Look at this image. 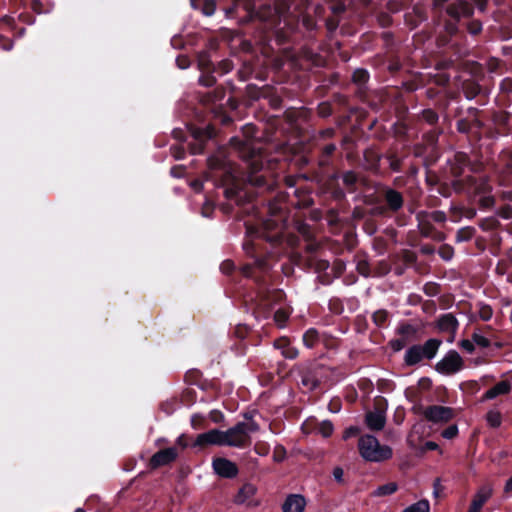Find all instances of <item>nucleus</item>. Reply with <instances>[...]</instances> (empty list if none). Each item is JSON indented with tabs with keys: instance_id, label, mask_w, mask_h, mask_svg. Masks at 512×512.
I'll list each match as a JSON object with an SVG mask.
<instances>
[{
	"instance_id": "obj_1",
	"label": "nucleus",
	"mask_w": 512,
	"mask_h": 512,
	"mask_svg": "<svg viewBox=\"0 0 512 512\" xmlns=\"http://www.w3.org/2000/svg\"><path fill=\"white\" fill-rule=\"evenodd\" d=\"M257 430L258 425L253 421L239 422L223 431L224 446L246 448L251 445V434Z\"/></svg>"
},
{
	"instance_id": "obj_2",
	"label": "nucleus",
	"mask_w": 512,
	"mask_h": 512,
	"mask_svg": "<svg viewBox=\"0 0 512 512\" xmlns=\"http://www.w3.org/2000/svg\"><path fill=\"white\" fill-rule=\"evenodd\" d=\"M358 449L360 455L369 462H382L392 457V449L381 445L376 437L363 435L359 438Z\"/></svg>"
},
{
	"instance_id": "obj_3",
	"label": "nucleus",
	"mask_w": 512,
	"mask_h": 512,
	"mask_svg": "<svg viewBox=\"0 0 512 512\" xmlns=\"http://www.w3.org/2000/svg\"><path fill=\"white\" fill-rule=\"evenodd\" d=\"M463 359L455 350H450L437 364L436 370L439 373L450 375L457 373L463 368Z\"/></svg>"
},
{
	"instance_id": "obj_4",
	"label": "nucleus",
	"mask_w": 512,
	"mask_h": 512,
	"mask_svg": "<svg viewBox=\"0 0 512 512\" xmlns=\"http://www.w3.org/2000/svg\"><path fill=\"white\" fill-rule=\"evenodd\" d=\"M424 416L434 423H446L454 417V411L450 407L434 405L425 409Z\"/></svg>"
},
{
	"instance_id": "obj_5",
	"label": "nucleus",
	"mask_w": 512,
	"mask_h": 512,
	"mask_svg": "<svg viewBox=\"0 0 512 512\" xmlns=\"http://www.w3.org/2000/svg\"><path fill=\"white\" fill-rule=\"evenodd\" d=\"M179 455L177 447H169L155 453L149 462L151 468L156 469L174 462Z\"/></svg>"
},
{
	"instance_id": "obj_6",
	"label": "nucleus",
	"mask_w": 512,
	"mask_h": 512,
	"mask_svg": "<svg viewBox=\"0 0 512 512\" xmlns=\"http://www.w3.org/2000/svg\"><path fill=\"white\" fill-rule=\"evenodd\" d=\"M493 495V486L489 483L483 484L479 487L473 499L471 501V505L469 507L470 512H480L483 505L491 498Z\"/></svg>"
},
{
	"instance_id": "obj_7",
	"label": "nucleus",
	"mask_w": 512,
	"mask_h": 512,
	"mask_svg": "<svg viewBox=\"0 0 512 512\" xmlns=\"http://www.w3.org/2000/svg\"><path fill=\"white\" fill-rule=\"evenodd\" d=\"M208 445L224 446L223 431L212 429L208 432L201 433L196 437L194 446L205 447Z\"/></svg>"
},
{
	"instance_id": "obj_8",
	"label": "nucleus",
	"mask_w": 512,
	"mask_h": 512,
	"mask_svg": "<svg viewBox=\"0 0 512 512\" xmlns=\"http://www.w3.org/2000/svg\"><path fill=\"white\" fill-rule=\"evenodd\" d=\"M213 469L217 475L224 478H233L238 474L237 465L226 459V458H216L212 463Z\"/></svg>"
},
{
	"instance_id": "obj_9",
	"label": "nucleus",
	"mask_w": 512,
	"mask_h": 512,
	"mask_svg": "<svg viewBox=\"0 0 512 512\" xmlns=\"http://www.w3.org/2000/svg\"><path fill=\"white\" fill-rule=\"evenodd\" d=\"M365 422L371 430H382L386 423V417L383 410L375 409L374 411L367 412Z\"/></svg>"
},
{
	"instance_id": "obj_10",
	"label": "nucleus",
	"mask_w": 512,
	"mask_h": 512,
	"mask_svg": "<svg viewBox=\"0 0 512 512\" xmlns=\"http://www.w3.org/2000/svg\"><path fill=\"white\" fill-rule=\"evenodd\" d=\"M447 13L452 18L469 16L472 14V7L468 0H454V2L448 7Z\"/></svg>"
},
{
	"instance_id": "obj_11",
	"label": "nucleus",
	"mask_w": 512,
	"mask_h": 512,
	"mask_svg": "<svg viewBox=\"0 0 512 512\" xmlns=\"http://www.w3.org/2000/svg\"><path fill=\"white\" fill-rule=\"evenodd\" d=\"M457 327H458V321L450 313L441 316L438 320L439 330L450 334V338H449L450 342L454 341V335L457 330Z\"/></svg>"
},
{
	"instance_id": "obj_12",
	"label": "nucleus",
	"mask_w": 512,
	"mask_h": 512,
	"mask_svg": "<svg viewBox=\"0 0 512 512\" xmlns=\"http://www.w3.org/2000/svg\"><path fill=\"white\" fill-rule=\"evenodd\" d=\"M306 502L300 495H290L283 504V512H303Z\"/></svg>"
},
{
	"instance_id": "obj_13",
	"label": "nucleus",
	"mask_w": 512,
	"mask_h": 512,
	"mask_svg": "<svg viewBox=\"0 0 512 512\" xmlns=\"http://www.w3.org/2000/svg\"><path fill=\"white\" fill-rule=\"evenodd\" d=\"M274 347L281 350L282 355L285 358L294 359L298 355V351L290 346V342L287 338H279L275 340Z\"/></svg>"
},
{
	"instance_id": "obj_14",
	"label": "nucleus",
	"mask_w": 512,
	"mask_h": 512,
	"mask_svg": "<svg viewBox=\"0 0 512 512\" xmlns=\"http://www.w3.org/2000/svg\"><path fill=\"white\" fill-rule=\"evenodd\" d=\"M208 165L211 170H213V171L223 170L224 173L227 174L228 177L234 178V176L231 173V167H227L222 156H213V157L209 158Z\"/></svg>"
},
{
	"instance_id": "obj_15",
	"label": "nucleus",
	"mask_w": 512,
	"mask_h": 512,
	"mask_svg": "<svg viewBox=\"0 0 512 512\" xmlns=\"http://www.w3.org/2000/svg\"><path fill=\"white\" fill-rule=\"evenodd\" d=\"M423 358V349L419 345L410 347L405 353V361L408 365H415Z\"/></svg>"
},
{
	"instance_id": "obj_16",
	"label": "nucleus",
	"mask_w": 512,
	"mask_h": 512,
	"mask_svg": "<svg viewBox=\"0 0 512 512\" xmlns=\"http://www.w3.org/2000/svg\"><path fill=\"white\" fill-rule=\"evenodd\" d=\"M511 389L510 383L508 381H501L497 383L495 386L490 388L485 393V398L493 399L499 395L507 394Z\"/></svg>"
},
{
	"instance_id": "obj_17",
	"label": "nucleus",
	"mask_w": 512,
	"mask_h": 512,
	"mask_svg": "<svg viewBox=\"0 0 512 512\" xmlns=\"http://www.w3.org/2000/svg\"><path fill=\"white\" fill-rule=\"evenodd\" d=\"M256 493V487L252 484H245L239 490L235 501L237 503H245L249 499H251Z\"/></svg>"
},
{
	"instance_id": "obj_18",
	"label": "nucleus",
	"mask_w": 512,
	"mask_h": 512,
	"mask_svg": "<svg viewBox=\"0 0 512 512\" xmlns=\"http://www.w3.org/2000/svg\"><path fill=\"white\" fill-rule=\"evenodd\" d=\"M440 344L441 342L436 339H429L428 341H426L424 345L421 346V348L423 349L424 358L432 359L436 355Z\"/></svg>"
},
{
	"instance_id": "obj_19",
	"label": "nucleus",
	"mask_w": 512,
	"mask_h": 512,
	"mask_svg": "<svg viewBox=\"0 0 512 512\" xmlns=\"http://www.w3.org/2000/svg\"><path fill=\"white\" fill-rule=\"evenodd\" d=\"M386 201L393 210L399 209L403 203L401 194L394 190H390L386 193Z\"/></svg>"
},
{
	"instance_id": "obj_20",
	"label": "nucleus",
	"mask_w": 512,
	"mask_h": 512,
	"mask_svg": "<svg viewBox=\"0 0 512 512\" xmlns=\"http://www.w3.org/2000/svg\"><path fill=\"white\" fill-rule=\"evenodd\" d=\"M398 489V485L395 482H389L384 485L379 486L374 492L373 495L377 497L387 496L395 493Z\"/></svg>"
},
{
	"instance_id": "obj_21",
	"label": "nucleus",
	"mask_w": 512,
	"mask_h": 512,
	"mask_svg": "<svg viewBox=\"0 0 512 512\" xmlns=\"http://www.w3.org/2000/svg\"><path fill=\"white\" fill-rule=\"evenodd\" d=\"M430 505L426 500L418 501L417 503L409 506L403 512H429Z\"/></svg>"
},
{
	"instance_id": "obj_22",
	"label": "nucleus",
	"mask_w": 512,
	"mask_h": 512,
	"mask_svg": "<svg viewBox=\"0 0 512 512\" xmlns=\"http://www.w3.org/2000/svg\"><path fill=\"white\" fill-rule=\"evenodd\" d=\"M289 317V312L286 309L279 308L274 313V321L279 327H283Z\"/></svg>"
},
{
	"instance_id": "obj_23",
	"label": "nucleus",
	"mask_w": 512,
	"mask_h": 512,
	"mask_svg": "<svg viewBox=\"0 0 512 512\" xmlns=\"http://www.w3.org/2000/svg\"><path fill=\"white\" fill-rule=\"evenodd\" d=\"M487 422L491 427H498L501 424V415L497 411H490L486 416Z\"/></svg>"
},
{
	"instance_id": "obj_24",
	"label": "nucleus",
	"mask_w": 512,
	"mask_h": 512,
	"mask_svg": "<svg viewBox=\"0 0 512 512\" xmlns=\"http://www.w3.org/2000/svg\"><path fill=\"white\" fill-rule=\"evenodd\" d=\"M418 218H419V228H420L421 234L426 237L431 236L432 226L430 225L429 221L424 218H420V214L418 215Z\"/></svg>"
},
{
	"instance_id": "obj_25",
	"label": "nucleus",
	"mask_w": 512,
	"mask_h": 512,
	"mask_svg": "<svg viewBox=\"0 0 512 512\" xmlns=\"http://www.w3.org/2000/svg\"><path fill=\"white\" fill-rule=\"evenodd\" d=\"M352 79L355 83L363 84L368 80V73L364 69H357L354 71Z\"/></svg>"
},
{
	"instance_id": "obj_26",
	"label": "nucleus",
	"mask_w": 512,
	"mask_h": 512,
	"mask_svg": "<svg viewBox=\"0 0 512 512\" xmlns=\"http://www.w3.org/2000/svg\"><path fill=\"white\" fill-rule=\"evenodd\" d=\"M317 339V332L315 330H308L304 336L303 341L307 347H312Z\"/></svg>"
},
{
	"instance_id": "obj_27",
	"label": "nucleus",
	"mask_w": 512,
	"mask_h": 512,
	"mask_svg": "<svg viewBox=\"0 0 512 512\" xmlns=\"http://www.w3.org/2000/svg\"><path fill=\"white\" fill-rule=\"evenodd\" d=\"M472 340L476 345L483 347V348H486L490 345V341L485 336H483L479 333H474L472 335Z\"/></svg>"
},
{
	"instance_id": "obj_28",
	"label": "nucleus",
	"mask_w": 512,
	"mask_h": 512,
	"mask_svg": "<svg viewBox=\"0 0 512 512\" xmlns=\"http://www.w3.org/2000/svg\"><path fill=\"white\" fill-rule=\"evenodd\" d=\"M319 431L324 437H329L333 432V425L329 421H323L319 426Z\"/></svg>"
},
{
	"instance_id": "obj_29",
	"label": "nucleus",
	"mask_w": 512,
	"mask_h": 512,
	"mask_svg": "<svg viewBox=\"0 0 512 512\" xmlns=\"http://www.w3.org/2000/svg\"><path fill=\"white\" fill-rule=\"evenodd\" d=\"M492 314H493L492 309L487 305H483L479 309V317L484 321L490 320L492 317Z\"/></svg>"
},
{
	"instance_id": "obj_30",
	"label": "nucleus",
	"mask_w": 512,
	"mask_h": 512,
	"mask_svg": "<svg viewBox=\"0 0 512 512\" xmlns=\"http://www.w3.org/2000/svg\"><path fill=\"white\" fill-rule=\"evenodd\" d=\"M458 434V428L456 425H451L449 427H447L445 430H443L442 432V436L446 439H453L457 436Z\"/></svg>"
},
{
	"instance_id": "obj_31",
	"label": "nucleus",
	"mask_w": 512,
	"mask_h": 512,
	"mask_svg": "<svg viewBox=\"0 0 512 512\" xmlns=\"http://www.w3.org/2000/svg\"><path fill=\"white\" fill-rule=\"evenodd\" d=\"M203 13L206 16H211L215 11V3L212 0H206L202 8Z\"/></svg>"
},
{
	"instance_id": "obj_32",
	"label": "nucleus",
	"mask_w": 512,
	"mask_h": 512,
	"mask_svg": "<svg viewBox=\"0 0 512 512\" xmlns=\"http://www.w3.org/2000/svg\"><path fill=\"white\" fill-rule=\"evenodd\" d=\"M427 217L435 222H444L446 220L445 213L442 211H434Z\"/></svg>"
},
{
	"instance_id": "obj_33",
	"label": "nucleus",
	"mask_w": 512,
	"mask_h": 512,
	"mask_svg": "<svg viewBox=\"0 0 512 512\" xmlns=\"http://www.w3.org/2000/svg\"><path fill=\"white\" fill-rule=\"evenodd\" d=\"M460 347L468 353H472L474 351V342L466 339L462 340L460 342Z\"/></svg>"
},
{
	"instance_id": "obj_34",
	"label": "nucleus",
	"mask_w": 512,
	"mask_h": 512,
	"mask_svg": "<svg viewBox=\"0 0 512 512\" xmlns=\"http://www.w3.org/2000/svg\"><path fill=\"white\" fill-rule=\"evenodd\" d=\"M176 445H177L176 447L179 449V452L184 450L187 447L188 443L186 441L185 435H180L177 438Z\"/></svg>"
},
{
	"instance_id": "obj_35",
	"label": "nucleus",
	"mask_w": 512,
	"mask_h": 512,
	"mask_svg": "<svg viewBox=\"0 0 512 512\" xmlns=\"http://www.w3.org/2000/svg\"><path fill=\"white\" fill-rule=\"evenodd\" d=\"M441 257L445 260H449L452 257V249L449 247H442L439 251Z\"/></svg>"
},
{
	"instance_id": "obj_36",
	"label": "nucleus",
	"mask_w": 512,
	"mask_h": 512,
	"mask_svg": "<svg viewBox=\"0 0 512 512\" xmlns=\"http://www.w3.org/2000/svg\"><path fill=\"white\" fill-rule=\"evenodd\" d=\"M343 475H344V472H343V469L340 468V467H336L334 468L333 470V476H334V479L337 481V482H342L343 481Z\"/></svg>"
},
{
	"instance_id": "obj_37",
	"label": "nucleus",
	"mask_w": 512,
	"mask_h": 512,
	"mask_svg": "<svg viewBox=\"0 0 512 512\" xmlns=\"http://www.w3.org/2000/svg\"><path fill=\"white\" fill-rule=\"evenodd\" d=\"M358 433V429L355 427H350L345 431L344 438H348L350 436L356 435Z\"/></svg>"
},
{
	"instance_id": "obj_38",
	"label": "nucleus",
	"mask_w": 512,
	"mask_h": 512,
	"mask_svg": "<svg viewBox=\"0 0 512 512\" xmlns=\"http://www.w3.org/2000/svg\"><path fill=\"white\" fill-rule=\"evenodd\" d=\"M479 10L484 11L486 7V0H473Z\"/></svg>"
},
{
	"instance_id": "obj_39",
	"label": "nucleus",
	"mask_w": 512,
	"mask_h": 512,
	"mask_svg": "<svg viewBox=\"0 0 512 512\" xmlns=\"http://www.w3.org/2000/svg\"><path fill=\"white\" fill-rule=\"evenodd\" d=\"M332 11L334 14L341 13L344 11V5L343 4H335L332 6Z\"/></svg>"
},
{
	"instance_id": "obj_40",
	"label": "nucleus",
	"mask_w": 512,
	"mask_h": 512,
	"mask_svg": "<svg viewBox=\"0 0 512 512\" xmlns=\"http://www.w3.org/2000/svg\"><path fill=\"white\" fill-rule=\"evenodd\" d=\"M437 447H438V445L435 442L429 441V442H426V444H425V448L427 450H435V449H437Z\"/></svg>"
},
{
	"instance_id": "obj_41",
	"label": "nucleus",
	"mask_w": 512,
	"mask_h": 512,
	"mask_svg": "<svg viewBox=\"0 0 512 512\" xmlns=\"http://www.w3.org/2000/svg\"><path fill=\"white\" fill-rule=\"evenodd\" d=\"M374 318H375L376 322H382L385 320V314L378 312L374 315Z\"/></svg>"
},
{
	"instance_id": "obj_42",
	"label": "nucleus",
	"mask_w": 512,
	"mask_h": 512,
	"mask_svg": "<svg viewBox=\"0 0 512 512\" xmlns=\"http://www.w3.org/2000/svg\"><path fill=\"white\" fill-rule=\"evenodd\" d=\"M512 491V476L507 480L505 485V492H511Z\"/></svg>"
},
{
	"instance_id": "obj_43",
	"label": "nucleus",
	"mask_w": 512,
	"mask_h": 512,
	"mask_svg": "<svg viewBox=\"0 0 512 512\" xmlns=\"http://www.w3.org/2000/svg\"><path fill=\"white\" fill-rule=\"evenodd\" d=\"M447 1L448 0H433V4H434L435 7H441Z\"/></svg>"
},
{
	"instance_id": "obj_44",
	"label": "nucleus",
	"mask_w": 512,
	"mask_h": 512,
	"mask_svg": "<svg viewBox=\"0 0 512 512\" xmlns=\"http://www.w3.org/2000/svg\"><path fill=\"white\" fill-rule=\"evenodd\" d=\"M427 114H428V118H427V119H428V121H429V122H434V121H435V119H436L435 114H434V113H432V112H430V111H429V112H427Z\"/></svg>"
},
{
	"instance_id": "obj_45",
	"label": "nucleus",
	"mask_w": 512,
	"mask_h": 512,
	"mask_svg": "<svg viewBox=\"0 0 512 512\" xmlns=\"http://www.w3.org/2000/svg\"><path fill=\"white\" fill-rule=\"evenodd\" d=\"M199 421V418L197 416H193L192 419H191V424L194 428H196V425Z\"/></svg>"
},
{
	"instance_id": "obj_46",
	"label": "nucleus",
	"mask_w": 512,
	"mask_h": 512,
	"mask_svg": "<svg viewBox=\"0 0 512 512\" xmlns=\"http://www.w3.org/2000/svg\"><path fill=\"white\" fill-rule=\"evenodd\" d=\"M334 149H335V147H334V146H332V145L327 146V147H326V152H327V153H332V152L334 151Z\"/></svg>"
},
{
	"instance_id": "obj_47",
	"label": "nucleus",
	"mask_w": 512,
	"mask_h": 512,
	"mask_svg": "<svg viewBox=\"0 0 512 512\" xmlns=\"http://www.w3.org/2000/svg\"><path fill=\"white\" fill-rule=\"evenodd\" d=\"M192 186H193L195 189H197V190H200V188H201V184H200L199 182H194V183H192Z\"/></svg>"
},
{
	"instance_id": "obj_48",
	"label": "nucleus",
	"mask_w": 512,
	"mask_h": 512,
	"mask_svg": "<svg viewBox=\"0 0 512 512\" xmlns=\"http://www.w3.org/2000/svg\"><path fill=\"white\" fill-rule=\"evenodd\" d=\"M233 10H234V8H229V9H227V10H226V15H227L228 17H230V16H231V14L233 13Z\"/></svg>"
},
{
	"instance_id": "obj_49",
	"label": "nucleus",
	"mask_w": 512,
	"mask_h": 512,
	"mask_svg": "<svg viewBox=\"0 0 512 512\" xmlns=\"http://www.w3.org/2000/svg\"><path fill=\"white\" fill-rule=\"evenodd\" d=\"M422 250H423L425 253H431V252H432V250H431V249H429V248H423Z\"/></svg>"
},
{
	"instance_id": "obj_50",
	"label": "nucleus",
	"mask_w": 512,
	"mask_h": 512,
	"mask_svg": "<svg viewBox=\"0 0 512 512\" xmlns=\"http://www.w3.org/2000/svg\"><path fill=\"white\" fill-rule=\"evenodd\" d=\"M467 233V235L465 236L466 238H469L471 236V233L469 230L465 231Z\"/></svg>"
},
{
	"instance_id": "obj_51",
	"label": "nucleus",
	"mask_w": 512,
	"mask_h": 512,
	"mask_svg": "<svg viewBox=\"0 0 512 512\" xmlns=\"http://www.w3.org/2000/svg\"><path fill=\"white\" fill-rule=\"evenodd\" d=\"M75 512H85V511L83 509H81V508H78V509L75 510Z\"/></svg>"
},
{
	"instance_id": "obj_52",
	"label": "nucleus",
	"mask_w": 512,
	"mask_h": 512,
	"mask_svg": "<svg viewBox=\"0 0 512 512\" xmlns=\"http://www.w3.org/2000/svg\"><path fill=\"white\" fill-rule=\"evenodd\" d=\"M266 227H267L268 229H271V228H272V225H271V224H269V223H267V224H266Z\"/></svg>"
},
{
	"instance_id": "obj_53",
	"label": "nucleus",
	"mask_w": 512,
	"mask_h": 512,
	"mask_svg": "<svg viewBox=\"0 0 512 512\" xmlns=\"http://www.w3.org/2000/svg\"><path fill=\"white\" fill-rule=\"evenodd\" d=\"M275 296H276V297H281V293H280V292H276V293H275Z\"/></svg>"
},
{
	"instance_id": "obj_54",
	"label": "nucleus",
	"mask_w": 512,
	"mask_h": 512,
	"mask_svg": "<svg viewBox=\"0 0 512 512\" xmlns=\"http://www.w3.org/2000/svg\"><path fill=\"white\" fill-rule=\"evenodd\" d=\"M328 29H329V30H333V29H335V27H332V26H330V25H329V26H328Z\"/></svg>"
},
{
	"instance_id": "obj_55",
	"label": "nucleus",
	"mask_w": 512,
	"mask_h": 512,
	"mask_svg": "<svg viewBox=\"0 0 512 512\" xmlns=\"http://www.w3.org/2000/svg\"><path fill=\"white\" fill-rule=\"evenodd\" d=\"M181 68H185L186 64H179Z\"/></svg>"
},
{
	"instance_id": "obj_56",
	"label": "nucleus",
	"mask_w": 512,
	"mask_h": 512,
	"mask_svg": "<svg viewBox=\"0 0 512 512\" xmlns=\"http://www.w3.org/2000/svg\"><path fill=\"white\" fill-rule=\"evenodd\" d=\"M468 512H470V511L468 510Z\"/></svg>"
}]
</instances>
